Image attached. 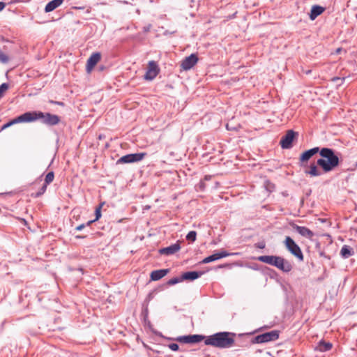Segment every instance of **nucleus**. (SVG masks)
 <instances>
[{
  "label": "nucleus",
  "instance_id": "obj_15",
  "mask_svg": "<svg viewBox=\"0 0 357 357\" xmlns=\"http://www.w3.org/2000/svg\"><path fill=\"white\" fill-rule=\"evenodd\" d=\"M181 249V245L178 242H176L174 244H172L168 247L162 248L159 250V253L163 255H172L179 251Z\"/></svg>",
  "mask_w": 357,
  "mask_h": 357
},
{
  "label": "nucleus",
  "instance_id": "obj_39",
  "mask_svg": "<svg viewBox=\"0 0 357 357\" xmlns=\"http://www.w3.org/2000/svg\"><path fill=\"white\" fill-rule=\"evenodd\" d=\"M6 7V3L4 2L0 1V11L3 10Z\"/></svg>",
  "mask_w": 357,
  "mask_h": 357
},
{
  "label": "nucleus",
  "instance_id": "obj_45",
  "mask_svg": "<svg viewBox=\"0 0 357 357\" xmlns=\"http://www.w3.org/2000/svg\"><path fill=\"white\" fill-rule=\"evenodd\" d=\"M340 79V78H339V77H335V78H334L333 79L335 80V79Z\"/></svg>",
  "mask_w": 357,
  "mask_h": 357
},
{
  "label": "nucleus",
  "instance_id": "obj_7",
  "mask_svg": "<svg viewBox=\"0 0 357 357\" xmlns=\"http://www.w3.org/2000/svg\"><path fill=\"white\" fill-rule=\"evenodd\" d=\"M146 155L147 153L145 152L127 154L118 159L116 164L119 165L139 162L143 160Z\"/></svg>",
  "mask_w": 357,
  "mask_h": 357
},
{
  "label": "nucleus",
  "instance_id": "obj_27",
  "mask_svg": "<svg viewBox=\"0 0 357 357\" xmlns=\"http://www.w3.org/2000/svg\"><path fill=\"white\" fill-rule=\"evenodd\" d=\"M182 281H183V279H181V277H175V278H171L170 280H169L166 282L165 285L166 286H172V285L178 284Z\"/></svg>",
  "mask_w": 357,
  "mask_h": 357
},
{
  "label": "nucleus",
  "instance_id": "obj_46",
  "mask_svg": "<svg viewBox=\"0 0 357 357\" xmlns=\"http://www.w3.org/2000/svg\"><path fill=\"white\" fill-rule=\"evenodd\" d=\"M190 1H191V2H192V1H193V0H190Z\"/></svg>",
  "mask_w": 357,
  "mask_h": 357
},
{
  "label": "nucleus",
  "instance_id": "obj_9",
  "mask_svg": "<svg viewBox=\"0 0 357 357\" xmlns=\"http://www.w3.org/2000/svg\"><path fill=\"white\" fill-rule=\"evenodd\" d=\"M206 336L199 334L178 336L175 340L184 344H195L206 340Z\"/></svg>",
  "mask_w": 357,
  "mask_h": 357
},
{
  "label": "nucleus",
  "instance_id": "obj_30",
  "mask_svg": "<svg viewBox=\"0 0 357 357\" xmlns=\"http://www.w3.org/2000/svg\"><path fill=\"white\" fill-rule=\"evenodd\" d=\"M9 85L8 83H3L0 85V99L3 97L4 93L8 89Z\"/></svg>",
  "mask_w": 357,
  "mask_h": 357
},
{
  "label": "nucleus",
  "instance_id": "obj_14",
  "mask_svg": "<svg viewBox=\"0 0 357 357\" xmlns=\"http://www.w3.org/2000/svg\"><path fill=\"white\" fill-rule=\"evenodd\" d=\"M293 229L298 233L301 236L309 239H312L314 236V232L306 227L299 226L296 224L292 225Z\"/></svg>",
  "mask_w": 357,
  "mask_h": 357
},
{
  "label": "nucleus",
  "instance_id": "obj_36",
  "mask_svg": "<svg viewBox=\"0 0 357 357\" xmlns=\"http://www.w3.org/2000/svg\"><path fill=\"white\" fill-rule=\"evenodd\" d=\"M84 228H85V225L84 224H81V225H78L77 227H75V230L76 231H81Z\"/></svg>",
  "mask_w": 357,
  "mask_h": 357
},
{
  "label": "nucleus",
  "instance_id": "obj_31",
  "mask_svg": "<svg viewBox=\"0 0 357 357\" xmlns=\"http://www.w3.org/2000/svg\"><path fill=\"white\" fill-rule=\"evenodd\" d=\"M9 61V57L0 50V62L2 63H7Z\"/></svg>",
  "mask_w": 357,
  "mask_h": 357
},
{
  "label": "nucleus",
  "instance_id": "obj_43",
  "mask_svg": "<svg viewBox=\"0 0 357 357\" xmlns=\"http://www.w3.org/2000/svg\"><path fill=\"white\" fill-rule=\"evenodd\" d=\"M342 50V48H337V50H336V52L337 53H340Z\"/></svg>",
  "mask_w": 357,
  "mask_h": 357
},
{
  "label": "nucleus",
  "instance_id": "obj_28",
  "mask_svg": "<svg viewBox=\"0 0 357 357\" xmlns=\"http://www.w3.org/2000/svg\"><path fill=\"white\" fill-rule=\"evenodd\" d=\"M104 205V202L102 203H100L96 208V210H95V215H96V218H95V220L97 221L98 220L100 217H101V208L102 207V206Z\"/></svg>",
  "mask_w": 357,
  "mask_h": 357
},
{
  "label": "nucleus",
  "instance_id": "obj_8",
  "mask_svg": "<svg viewBox=\"0 0 357 357\" xmlns=\"http://www.w3.org/2000/svg\"><path fill=\"white\" fill-rule=\"evenodd\" d=\"M298 135L297 132L293 130H289L286 134L281 138L280 144L284 149H291L293 146V142L295 138Z\"/></svg>",
  "mask_w": 357,
  "mask_h": 357
},
{
  "label": "nucleus",
  "instance_id": "obj_6",
  "mask_svg": "<svg viewBox=\"0 0 357 357\" xmlns=\"http://www.w3.org/2000/svg\"><path fill=\"white\" fill-rule=\"evenodd\" d=\"M284 243L287 250L292 255L296 257L298 259V261H303L304 256L302 252V250L301 248L296 243L294 239H292L290 236H286Z\"/></svg>",
  "mask_w": 357,
  "mask_h": 357
},
{
  "label": "nucleus",
  "instance_id": "obj_18",
  "mask_svg": "<svg viewBox=\"0 0 357 357\" xmlns=\"http://www.w3.org/2000/svg\"><path fill=\"white\" fill-rule=\"evenodd\" d=\"M169 272V269H159L153 271L150 275V279L152 281H158L165 277Z\"/></svg>",
  "mask_w": 357,
  "mask_h": 357
},
{
  "label": "nucleus",
  "instance_id": "obj_26",
  "mask_svg": "<svg viewBox=\"0 0 357 357\" xmlns=\"http://www.w3.org/2000/svg\"><path fill=\"white\" fill-rule=\"evenodd\" d=\"M54 172L51 171L46 174L44 183H45L46 185H49L54 181Z\"/></svg>",
  "mask_w": 357,
  "mask_h": 357
},
{
  "label": "nucleus",
  "instance_id": "obj_24",
  "mask_svg": "<svg viewBox=\"0 0 357 357\" xmlns=\"http://www.w3.org/2000/svg\"><path fill=\"white\" fill-rule=\"evenodd\" d=\"M218 255L219 259H222V258H224V257H229V256L237 255H238V253H237V252H227V251H226L225 250H221L219 252H218Z\"/></svg>",
  "mask_w": 357,
  "mask_h": 357
},
{
  "label": "nucleus",
  "instance_id": "obj_23",
  "mask_svg": "<svg viewBox=\"0 0 357 357\" xmlns=\"http://www.w3.org/2000/svg\"><path fill=\"white\" fill-rule=\"evenodd\" d=\"M47 185H48L43 183L41 188L38 190V191L36 192V193H32L31 196L33 198L40 197L46 192Z\"/></svg>",
  "mask_w": 357,
  "mask_h": 357
},
{
  "label": "nucleus",
  "instance_id": "obj_3",
  "mask_svg": "<svg viewBox=\"0 0 357 357\" xmlns=\"http://www.w3.org/2000/svg\"><path fill=\"white\" fill-rule=\"evenodd\" d=\"M251 333L236 334L232 332H218L206 336L204 344L219 349H228L234 346H248L247 343H236V337L243 338L251 335Z\"/></svg>",
  "mask_w": 357,
  "mask_h": 357
},
{
  "label": "nucleus",
  "instance_id": "obj_25",
  "mask_svg": "<svg viewBox=\"0 0 357 357\" xmlns=\"http://www.w3.org/2000/svg\"><path fill=\"white\" fill-rule=\"evenodd\" d=\"M141 316L142 317L144 323H146V321L150 323V321L148 319V317H149L148 305H146V306L143 305L142 312H141Z\"/></svg>",
  "mask_w": 357,
  "mask_h": 357
},
{
  "label": "nucleus",
  "instance_id": "obj_38",
  "mask_svg": "<svg viewBox=\"0 0 357 357\" xmlns=\"http://www.w3.org/2000/svg\"><path fill=\"white\" fill-rule=\"evenodd\" d=\"M96 221V220L95 219H93V220H89V221L86 222V223H84L85 227L90 226L92 223H93Z\"/></svg>",
  "mask_w": 357,
  "mask_h": 357
},
{
  "label": "nucleus",
  "instance_id": "obj_19",
  "mask_svg": "<svg viewBox=\"0 0 357 357\" xmlns=\"http://www.w3.org/2000/svg\"><path fill=\"white\" fill-rule=\"evenodd\" d=\"M332 347V343L325 342L324 340H320L315 347V350L320 352H326L331 350Z\"/></svg>",
  "mask_w": 357,
  "mask_h": 357
},
{
  "label": "nucleus",
  "instance_id": "obj_11",
  "mask_svg": "<svg viewBox=\"0 0 357 357\" xmlns=\"http://www.w3.org/2000/svg\"><path fill=\"white\" fill-rule=\"evenodd\" d=\"M198 60L199 59L196 54H191L182 60L181 67L184 70H188L197 63Z\"/></svg>",
  "mask_w": 357,
  "mask_h": 357
},
{
  "label": "nucleus",
  "instance_id": "obj_20",
  "mask_svg": "<svg viewBox=\"0 0 357 357\" xmlns=\"http://www.w3.org/2000/svg\"><path fill=\"white\" fill-rule=\"evenodd\" d=\"M64 0H52L47 3V4L45 7V11L46 13H50L57 8L60 6Z\"/></svg>",
  "mask_w": 357,
  "mask_h": 357
},
{
  "label": "nucleus",
  "instance_id": "obj_35",
  "mask_svg": "<svg viewBox=\"0 0 357 357\" xmlns=\"http://www.w3.org/2000/svg\"><path fill=\"white\" fill-rule=\"evenodd\" d=\"M231 264H220L218 266V268H231Z\"/></svg>",
  "mask_w": 357,
  "mask_h": 357
},
{
  "label": "nucleus",
  "instance_id": "obj_42",
  "mask_svg": "<svg viewBox=\"0 0 357 357\" xmlns=\"http://www.w3.org/2000/svg\"><path fill=\"white\" fill-rule=\"evenodd\" d=\"M226 127H227V129L229 130H233V128H230L228 124H227Z\"/></svg>",
  "mask_w": 357,
  "mask_h": 357
},
{
  "label": "nucleus",
  "instance_id": "obj_12",
  "mask_svg": "<svg viewBox=\"0 0 357 357\" xmlns=\"http://www.w3.org/2000/svg\"><path fill=\"white\" fill-rule=\"evenodd\" d=\"M101 59V54L100 52L93 53L88 59L86 66L87 73H90L95 66L98 63Z\"/></svg>",
  "mask_w": 357,
  "mask_h": 357
},
{
  "label": "nucleus",
  "instance_id": "obj_32",
  "mask_svg": "<svg viewBox=\"0 0 357 357\" xmlns=\"http://www.w3.org/2000/svg\"><path fill=\"white\" fill-rule=\"evenodd\" d=\"M169 348L174 351H176L179 349V346L176 343H172L168 345Z\"/></svg>",
  "mask_w": 357,
  "mask_h": 357
},
{
  "label": "nucleus",
  "instance_id": "obj_41",
  "mask_svg": "<svg viewBox=\"0 0 357 357\" xmlns=\"http://www.w3.org/2000/svg\"><path fill=\"white\" fill-rule=\"evenodd\" d=\"M211 178V176H205L204 179L205 180H209Z\"/></svg>",
  "mask_w": 357,
  "mask_h": 357
},
{
  "label": "nucleus",
  "instance_id": "obj_2",
  "mask_svg": "<svg viewBox=\"0 0 357 357\" xmlns=\"http://www.w3.org/2000/svg\"><path fill=\"white\" fill-rule=\"evenodd\" d=\"M38 119L41 121L42 123L47 126H56L61 121V117L59 116L50 112L45 113L40 111L26 112L5 123L1 128L0 132L14 124L20 123H31Z\"/></svg>",
  "mask_w": 357,
  "mask_h": 357
},
{
  "label": "nucleus",
  "instance_id": "obj_1",
  "mask_svg": "<svg viewBox=\"0 0 357 357\" xmlns=\"http://www.w3.org/2000/svg\"><path fill=\"white\" fill-rule=\"evenodd\" d=\"M319 153L320 158L317 159V165L324 173H328L335 170L341 163L340 156L341 153L333 149L328 147H313L303 152L299 157V166L305 167L309 160L315 154Z\"/></svg>",
  "mask_w": 357,
  "mask_h": 357
},
{
  "label": "nucleus",
  "instance_id": "obj_37",
  "mask_svg": "<svg viewBox=\"0 0 357 357\" xmlns=\"http://www.w3.org/2000/svg\"><path fill=\"white\" fill-rule=\"evenodd\" d=\"M319 255H320L321 257H325V258H326V259H331V257H330L329 256H328V255H326L324 251H321V252H319Z\"/></svg>",
  "mask_w": 357,
  "mask_h": 357
},
{
  "label": "nucleus",
  "instance_id": "obj_10",
  "mask_svg": "<svg viewBox=\"0 0 357 357\" xmlns=\"http://www.w3.org/2000/svg\"><path fill=\"white\" fill-rule=\"evenodd\" d=\"M160 73V68L155 61H150L148 63L147 70L144 78L146 80H153Z\"/></svg>",
  "mask_w": 357,
  "mask_h": 357
},
{
  "label": "nucleus",
  "instance_id": "obj_40",
  "mask_svg": "<svg viewBox=\"0 0 357 357\" xmlns=\"http://www.w3.org/2000/svg\"><path fill=\"white\" fill-rule=\"evenodd\" d=\"M84 238H86V236H80V235L75 236V238H77V239Z\"/></svg>",
  "mask_w": 357,
  "mask_h": 357
},
{
  "label": "nucleus",
  "instance_id": "obj_44",
  "mask_svg": "<svg viewBox=\"0 0 357 357\" xmlns=\"http://www.w3.org/2000/svg\"><path fill=\"white\" fill-rule=\"evenodd\" d=\"M200 185H201V187H203V188H204V183L203 182H201V183H200Z\"/></svg>",
  "mask_w": 357,
  "mask_h": 357
},
{
  "label": "nucleus",
  "instance_id": "obj_5",
  "mask_svg": "<svg viewBox=\"0 0 357 357\" xmlns=\"http://www.w3.org/2000/svg\"><path fill=\"white\" fill-rule=\"evenodd\" d=\"M280 332L279 331L274 330L269 332H266L256 337H253L250 340V344H261L266 343L271 341L277 340L279 338Z\"/></svg>",
  "mask_w": 357,
  "mask_h": 357
},
{
  "label": "nucleus",
  "instance_id": "obj_22",
  "mask_svg": "<svg viewBox=\"0 0 357 357\" xmlns=\"http://www.w3.org/2000/svg\"><path fill=\"white\" fill-rule=\"evenodd\" d=\"M218 259H219V257H218V252H215L207 257H205L200 263L201 264H208V263H210V262H212V261H216Z\"/></svg>",
  "mask_w": 357,
  "mask_h": 357
},
{
  "label": "nucleus",
  "instance_id": "obj_17",
  "mask_svg": "<svg viewBox=\"0 0 357 357\" xmlns=\"http://www.w3.org/2000/svg\"><path fill=\"white\" fill-rule=\"evenodd\" d=\"M326 10L325 7H323L319 5H314L312 6L310 13H309V17L310 19L313 21L318 16L321 15Z\"/></svg>",
  "mask_w": 357,
  "mask_h": 357
},
{
  "label": "nucleus",
  "instance_id": "obj_29",
  "mask_svg": "<svg viewBox=\"0 0 357 357\" xmlns=\"http://www.w3.org/2000/svg\"><path fill=\"white\" fill-rule=\"evenodd\" d=\"M197 238V232L195 231H190L186 236V239L191 242H195Z\"/></svg>",
  "mask_w": 357,
  "mask_h": 357
},
{
  "label": "nucleus",
  "instance_id": "obj_21",
  "mask_svg": "<svg viewBox=\"0 0 357 357\" xmlns=\"http://www.w3.org/2000/svg\"><path fill=\"white\" fill-rule=\"evenodd\" d=\"M353 249L347 245H344L340 250V255L344 259H347L354 255Z\"/></svg>",
  "mask_w": 357,
  "mask_h": 357
},
{
  "label": "nucleus",
  "instance_id": "obj_34",
  "mask_svg": "<svg viewBox=\"0 0 357 357\" xmlns=\"http://www.w3.org/2000/svg\"><path fill=\"white\" fill-rule=\"evenodd\" d=\"M49 102L50 104H52V105H60V106H64V102H60V101H55V100H50Z\"/></svg>",
  "mask_w": 357,
  "mask_h": 357
},
{
  "label": "nucleus",
  "instance_id": "obj_13",
  "mask_svg": "<svg viewBox=\"0 0 357 357\" xmlns=\"http://www.w3.org/2000/svg\"><path fill=\"white\" fill-rule=\"evenodd\" d=\"M308 167L307 169H305V173L307 175H310L311 177L320 176L324 172L322 170L319 169V166L317 165V160L316 162H313L310 163V165L305 167Z\"/></svg>",
  "mask_w": 357,
  "mask_h": 357
},
{
  "label": "nucleus",
  "instance_id": "obj_33",
  "mask_svg": "<svg viewBox=\"0 0 357 357\" xmlns=\"http://www.w3.org/2000/svg\"><path fill=\"white\" fill-rule=\"evenodd\" d=\"M266 246V243L264 241L259 242L255 244V247L259 249H264Z\"/></svg>",
  "mask_w": 357,
  "mask_h": 357
},
{
  "label": "nucleus",
  "instance_id": "obj_16",
  "mask_svg": "<svg viewBox=\"0 0 357 357\" xmlns=\"http://www.w3.org/2000/svg\"><path fill=\"white\" fill-rule=\"evenodd\" d=\"M204 273V271H187L181 275V279H183V281H193L200 278Z\"/></svg>",
  "mask_w": 357,
  "mask_h": 357
},
{
  "label": "nucleus",
  "instance_id": "obj_4",
  "mask_svg": "<svg viewBox=\"0 0 357 357\" xmlns=\"http://www.w3.org/2000/svg\"><path fill=\"white\" fill-rule=\"evenodd\" d=\"M257 259L260 262L273 266L284 273H289L293 268L292 264L280 256L261 255L259 256Z\"/></svg>",
  "mask_w": 357,
  "mask_h": 357
}]
</instances>
